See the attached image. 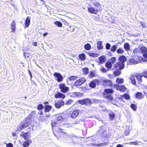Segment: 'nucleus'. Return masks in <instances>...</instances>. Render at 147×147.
Instances as JSON below:
<instances>
[{"label":"nucleus","instance_id":"29","mask_svg":"<svg viewBox=\"0 0 147 147\" xmlns=\"http://www.w3.org/2000/svg\"><path fill=\"white\" fill-rule=\"evenodd\" d=\"M109 118L111 121L113 120L115 117V114L112 112H111L109 114Z\"/></svg>","mask_w":147,"mask_h":147},{"label":"nucleus","instance_id":"1","mask_svg":"<svg viewBox=\"0 0 147 147\" xmlns=\"http://www.w3.org/2000/svg\"><path fill=\"white\" fill-rule=\"evenodd\" d=\"M64 115L63 114H60L57 115L55 116V119L51 122V125L53 130H55V131L59 135L58 136L62 137V136L67 140L70 139L72 140L71 142H73V138H76V136L72 135H68L64 131V130L60 128V124L63 121Z\"/></svg>","mask_w":147,"mask_h":147},{"label":"nucleus","instance_id":"32","mask_svg":"<svg viewBox=\"0 0 147 147\" xmlns=\"http://www.w3.org/2000/svg\"><path fill=\"white\" fill-rule=\"evenodd\" d=\"M113 92V90L111 89H106L104 90V92L107 94H112Z\"/></svg>","mask_w":147,"mask_h":147},{"label":"nucleus","instance_id":"13","mask_svg":"<svg viewBox=\"0 0 147 147\" xmlns=\"http://www.w3.org/2000/svg\"><path fill=\"white\" fill-rule=\"evenodd\" d=\"M53 76L55 78V79L58 82H61L63 80V77L58 72H55L53 74Z\"/></svg>","mask_w":147,"mask_h":147},{"label":"nucleus","instance_id":"16","mask_svg":"<svg viewBox=\"0 0 147 147\" xmlns=\"http://www.w3.org/2000/svg\"><path fill=\"white\" fill-rule=\"evenodd\" d=\"M54 96L56 98H61L62 99H64L65 97V94L60 92L56 94Z\"/></svg>","mask_w":147,"mask_h":147},{"label":"nucleus","instance_id":"18","mask_svg":"<svg viewBox=\"0 0 147 147\" xmlns=\"http://www.w3.org/2000/svg\"><path fill=\"white\" fill-rule=\"evenodd\" d=\"M135 96L136 98L140 99H142L144 97V95L141 92H136L135 94Z\"/></svg>","mask_w":147,"mask_h":147},{"label":"nucleus","instance_id":"40","mask_svg":"<svg viewBox=\"0 0 147 147\" xmlns=\"http://www.w3.org/2000/svg\"><path fill=\"white\" fill-rule=\"evenodd\" d=\"M130 80L131 81L132 83L134 85L136 84V81L135 77L134 76H131L130 77Z\"/></svg>","mask_w":147,"mask_h":147},{"label":"nucleus","instance_id":"54","mask_svg":"<svg viewBox=\"0 0 147 147\" xmlns=\"http://www.w3.org/2000/svg\"><path fill=\"white\" fill-rule=\"evenodd\" d=\"M43 108V106L42 104H39L37 107V109L39 110H42Z\"/></svg>","mask_w":147,"mask_h":147},{"label":"nucleus","instance_id":"49","mask_svg":"<svg viewBox=\"0 0 147 147\" xmlns=\"http://www.w3.org/2000/svg\"><path fill=\"white\" fill-rule=\"evenodd\" d=\"M107 144V143L105 142L101 143L100 144H97L96 145L98 146H102L104 145H106Z\"/></svg>","mask_w":147,"mask_h":147},{"label":"nucleus","instance_id":"36","mask_svg":"<svg viewBox=\"0 0 147 147\" xmlns=\"http://www.w3.org/2000/svg\"><path fill=\"white\" fill-rule=\"evenodd\" d=\"M82 71L84 74L85 75L87 74L89 72V69L87 67L82 68Z\"/></svg>","mask_w":147,"mask_h":147},{"label":"nucleus","instance_id":"39","mask_svg":"<svg viewBox=\"0 0 147 147\" xmlns=\"http://www.w3.org/2000/svg\"><path fill=\"white\" fill-rule=\"evenodd\" d=\"M95 71H92L90 72V74L89 75V76L90 78H92L95 76L96 74L95 72Z\"/></svg>","mask_w":147,"mask_h":147},{"label":"nucleus","instance_id":"51","mask_svg":"<svg viewBox=\"0 0 147 147\" xmlns=\"http://www.w3.org/2000/svg\"><path fill=\"white\" fill-rule=\"evenodd\" d=\"M73 102V100L71 99H69L66 102L65 105H70L72 104Z\"/></svg>","mask_w":147,"mask_h":147},{"label":"nucleus","instance_id":"44","mask_svg":"<svg viewBox=\"0 0 147 147\" xmlns=\"http://www.w3.org/2000/svg\"><path fill=\"white\" fill-rule=\"evenodd\" d=\"M117 52L118 54H122L124 52V51L122 48H119L117 50Z\"/></svg>","mask_w":147,"mask_h":147},{"label":"nucleus","instance_id":"42","mask_svg":"<svg viewBox=\"0 0 147 147\" xmlns=\"http://www.w3.org/2000/svg\"><path fill=\"white\" fill-rule=\"evenodd\" d=\"M105 97L107 98L108 99L110 100H112L113 99V98L112 97V96L110 94H107L106 95Z\"/></svg>","mask_w":147,"mask_h":147},{"label":"nucleus","instance_id":"8","mask_svg":"<svg viewBox=\"0 0 147 147\" xmlns=\"http://www.w3.org/2000/svg\"><path fill=\"white\" fill-rule=\"evenodd\" d=\"M86 81L84 78H82L76 81L74 83V85L76 86H80Z\"/></svg>","mask_w":147,"mask_h":147},{"label":"nucleus","instance_id":"2","mask_svg":"<svg viewBox=\"0 0 147 147\" xmlns=\"http://www.w3.org/2000/svg\"><path fill=\"white\" fill-rule=\"evenodd\" d=\"M127 59L125 56L123 55L120 56L119 58V60L120 61L115 63V67L119 68L120 70L123 69L124 67V63L126 61Z\"/></svg>","mask_w":147,"mask_h":147},{"label":"nucleus","instance_id":"61","mask_svg":"<svg viewBox=\"0 0 147 147\" xmlns=\"http://www.w3.org/2000/svg\"><path fill=\"white\" fill-rule=\"evenodd\" d=\"M140 24H141L143 28H144L146 27V24L144 22H141Z\"/></svg>","mask_w":147,"mask_h":147},{"label":"nucleus","instance_id":"17","mask_svg":"<svg viewBox=\"0 0 147 147\" xmlns=\"http://www.w3.org/2000/svg\"><path fill=\"white\" fill-rule=\"evenodd\" d=\"M88 11L90 13H96L98 12V9H96L93 7H88Z\"/></svg>","mask_w":147,"mask_h":147},{"label":"nucleus","instance_id":"56","mask_svg":"<svg viewBox=\"0 0 147 147\" xmlns=\"http://www.w3.org/2000/svg\"><path fill=\"white\" fill-rule=\"evenodd\" d=\"M45 119V118L43 116H40L39 117L38 119V120L39 122H41L42 121H44Z\"/></svg>","mask_w":147,"mask_h":147},{"label":"nucleus","instance_id":"47","mask_svg":"<svg viewBox=\"0 0 147 147\" xmlns=\"http://www.w3.org/2000/svg\"><path fill=\"white\" fill-rule=\"evenodd\" d=\"M117 45H113L111 49V51L112 52H115L117 49Z\"/></svg>","mask_w":147,"mask_h":147},{"label":"nucleus","instance_id":"19","mask_svg":"<svg viewBox=\"0 0 147 147\" xmlns=\"http://www.w3.org/2000/svg\"><path fill=\"white\" fill-rule=\"evenodd\" d=\"M79 113V111L78 110H75L74 111L71 115L72 118H75L77 117Z\"/></svg>","mask_w":147,"mask_h":147},{"label":"nucleus","instance_id":"48","mask_svg":"<svg viewBox=\"0 0 147 147\" xmlns=\"http://www.w3.org/2000/svg\"><path fill=\"white\" fill-rule=\"evenodd\" d=\"M88 54L89 56L93 57H97L98 56V54H97L92 52L89 53Z\"/></svg>","mask_w":147,"mask_h":147},{"label":"nucleus","instance_id":"27","mask_svg":"<svg viewBox=\"0 0 147 147\" xmlns=\"http://www.w3.org/2000/svg\"><path fill=\"white\" fill-rule=\"evenodd\" d=\"M136 78L138 80L139 82H142V78L143 77V76L141 74H136L135 75Z\"/></svg>","mask_w":147,"mask_h":147},{"label":"nucleus","instance_id":"20","mask_svg":"<svg viewBox=\"0 0 147 147\" xmlns=\"http://www.w3.org/2000/svg\"><path fill=\"white\" fill-rule=\"evenodd\" d=\"M106 57L104 55H102L98 58V63L100 64H103L105 61Z\"/></svg>","mask_w":147,"mask_h":147},{"label":"nucleus","instance_id":"14","mask_svg":"<svg viewBox=\"0 0 147 147\" xmlns=\"http://www.w3.org/2000/svg\"><path fill=\"white\" fill-rule=\"evenodd\" d=\"M30 134V131H28L26 133H24V131H22V134H20V136L23 137L25 140H27L30 139L29 137Z\"/></svg>","mask_w":147,"mask_h":147},{"label":"nucleus","instance_id":"41","mask_svg":"<svg viewBox=\"0 0 147 147\" xmlns=\"http://www.w3.org/2000/svg\"><path fill=\"white\" fill-rule=\"evenodd\" d=\"M54 24L59 27H61L62 26V24L60 22L57 21L54 22Z\"/></svg>","mask_w":147,"mask_h":147},{"label":"nucleus","instance_id":"26","mask_svg":"<svg viewBox=\"0 0 147 147\" xmlns=\"http://www.w3.org/2000/svg\"><path fill=\"white\" fill-rule=\"evenodd\" d=\"M117 89L121 92H124L126 90V88L123 85H119L117 87Z\"/></svg>","mask_w":147,"mask_h":147},{"label":"nucleus","instance_id":"35","mask_svg":"<svg viewBox=\"0 0 147 147\" xmlns=\"http://www.w3.org/2000/svg\"><path fill=\"white\" fill-rule=\"evenodd\" d=\"M140 48H136L134 49L133 50V53H134V54H140Z\"/></svg>","mask_w":147,"mask_h":147},{"label":"nucleus","instance_id":"50","mask_svg":"<svg viewBox=\"0 0 147 147\" xmlns=\"http://www.w3.org/2000/svg\"><path fill=\"white\" fill-rule=\"evenodd\" d=\"M106 131V130L104 129V128H102V129H100L99 130L98 132L102 134H104Z\"/></svg>","mask_w":147,"mask_h":147},{"label":"nucleus","instance_id":"59","mask_svg":"<svg viewBox=\"0 0 147 147\" xmlns=\"http://www.w3.org/2000/svg\"><path fill=\"white\" fill-rule=\"evenodd\" d=\"M11 134L14 137V138L15 139H16L17 138V136L16 135V133L13 132Z\"/></svg>","mask_w":147,"mask_h":147},{"label":"nucleus","instance_id":"33","mask_svg":"<svg viewBox=\"0 0 147 147\" xmlns=\"http://www.w3.org/2000/svg\"><path fill=\"white\" fill-rule=\"evenodd\" d=\"M79 58L80 60H84L86 59V55L84 53H82L79 55Z\"/></svg>","mask_w":147,"mask_h":147},{"label":"nucleus","instance_id":"4","mask_svg":"<svg viewBox=\"0 0 147 147\" xmlns=\"http://www.w3.org/2000/svg\"><path fill=\"white\" fill-rule=\"evenodd\" d=\"M36 113V111H32L30 115L29 116H28L27 118L24 119V120L27 122L29 121L28 122H30L29 125L31 123V121L32 120L34 119L35 118Z\"/></svg>","mask_w":147,"mask_h":147},{"label":"nucleus","instance_id":"58","mask_svg":"<svg viewBox=\"0 0 147 147\" xmlns=\"http://www.w3.org/2000/svg\"><path fill=\"white\" fill-rule=\"evenodd\" d=\"M30 53H24V55L25 57L29 58Z\"/></svg>","mask_w":147,"mask_h":147},{"label":"nucleus","instance_id":"5","mask_svg":"<svg viewBox=\"0 0 147 147\" xmlns=\"http://www.w3.org/2000/svg\"><path fill=\"white\" fill-rule=\"evenodd\" d=\"M78 102L81 105H90L92 103L91 100L88 98L78 100Z\"/></svg>","mask_w":147,"mask_h":147},{"label":"nucleus","instance_id":"10","mask_svg":"<svg viewBox=\"0 0 147 147\" xmlns=\"http://www.w3.org/2000/svg\"><path fill=\"white\" fill-rule=\"evenodd\" d=\"M100 83V81L97 79L91 81L89 84V86L92 88H95L96 85H98Z\"/></svg>","mask_w":147,"mask_h":147},{"label":"nucleus","instance_id":"43","mask_svg":"<svg viewBox=\"0 0 147 147\" xmlns=\"http://www.w3.org/2000/svg\"><path fill=\"white\" fill-rule=\"evenodd\" d=\"M116 81L118 83L122 84L124 80L123 78H117Z\"/></svg>","mask_w":147,"mask_h":147},{"label":"nucleus","instance_id":"31","mask_svg":"<svg viewBox=\"0 0 147 147\" xmlns=\"http://www.w3.org/2000/svg\"><path fill=\"white\" fill-rule=\"evenodd\" d=\"M11 26L12 30V32L15 31L16 30V23L14 20L12 21Z\"/></svg>","mask_w":147,"mask_h":147},{"label":"nucleus","instance_id":"28","mask_svg":"<svg viewBox=\"0 0 147 147\" xmlns=\"http://www.w3.org/2000/svg\"><path fill=\"white\" fill-rule=\"evenodd\" d=\"M112 64L108 61L105 64V66L107 69V70H109L112 67Z\"/></svg>","mask_w":147,"mask_h":147},{"label":"nucleus","instance_id":"38","mask_svg":"<svg viewBox=\"0 0 147 147\" xmlns=\"http://www.w3.org/2000/svg\"><path fill=\"white\" fill-rule=\"evenodd\" d=\"M116 58L115 57H112L110 59L109 62L110 63L112 64H113L116 61Z\"/></svg>","mask_w":147,"mask_h":147},{"label":"nucleus","instance_id":"30","mask_svg":"<svg viewBox=\"0 0 147 147\" xmlns=\"http://www.w3.org/2000/svg\"><path fill=\"white\" fill-rule=\"evenodd\" d=\"M124 48L125 51H127L130 50V47L128 43H125L124 45Z\"/></svg>","mask_w":147,"mask_h":147},{"label":"nucleus","instance_id":"22","mask_svg":"<svg viewBox=\"0 0 147 147\" xmlns=\"http://www.w3.org/2000/svg\"><path fill=\"white\" fill-rule=\"evenodd\" d=\"M30 17L28 16L26 19L25 22V27L27 28L28 27L30 23Z\"/></svg>","mask_w":147,"mask_h":147},{"label":"nucleus","instance_id":"63","mask_svg":"<svg viewBox=\"0 0 147 147\" xmlns=\"http://www.w3.org/2000/svg\"><path fill=\"white\" fill-rule=\"evenodd\" d=\"M101 71L102 72H106L108 70H107L105 68L102 67L101 68Z\"/></svg>","mask_w":147,"mask_h":147},{"label":"nucleus","instance_id":"45","mask_svg":"<svg viewBox=\"0 0 147 147\" xmlns=\"http://www.w3.org/2000/svg\"><path fill=\"white\" fill-rule=\"evenodd\" d=\"M121 70H120L119 69V70H116L114 72V75L116 76H118L120 75L121 72L120 71Z\"/></svg>","mask_w":147,"mask_h":147},{"label":"nucleus","instance_id":"37","mask_svg":"<svg viewBox=\"0 0 147 147\" xmlns=\"http://www.w3.org/2000/svg\"><path fill=\"white\" fill-rule=\"evenodd\" d=\"M78 78L76 76H72L69 77L68 78L69 81H71L76 80Z\"/></svg>","mask_w":147,"mask_h":147},{"label":"nucleus","instance_id":"52","mask_svg":"<svg viewBox=\"0 0 147 147\" xmlns=\"http://www.w3.org/2000/svg\"><path fill=\"white\" fill-rule=\"evenodd\" d=\"M123 96L126 99H129L130 98V96L127 94H125L123 95Z\"/></svg>","mask_w":147,"mask_h":147},{"label":"nucleus","instance_id":"7","mask_svg":"<svg viewBox=\"0 0 147 147\" xmlns=\"http://www.w3.org/2000/svg\"><path fill=\"white\" fill-rule=\"evenodd\" d=\"M102 82L103 83V85L105 87L108 86L111 87L112 86V83L111 81L109 79H103L102 80Z\"/></svg>","mask_w":147,"mask_h":147},{"label":"nucleus","instance_id":"23","mask_svg":"<svg viewBox=\"0 0 147 147\" xmlns=\"http://www.w3.org/2000/svg\"><path fill=\"white\" fill-rule=\"evenodd\" d=\"M52 106L49 105H46L44 106L45 112H48L51 109Z\"/></svg>","mask_w":147,"mask_h":147},{"label":"nucleus","instance_id":"9","mask_svg":"<svg viewBox=\"0 0 147 147\" xmlns=\"http://www.w3.org/2000/svg\"><path fill=\"white\" fill-rule=\"evenodd\" d=\"M59 88L61 91L63 93H66L68 91L69 89V87L66 86L64 84H61L59 85Z\"/></svg>","mask_w":147,"mask_h":147},{"label":"nucleus","instance_id":"34","mask_svg":"<svg viewBox=\"0 0 147 147\" xmlns=\"http://www.w3.org/2000/svg\"><path fill=\"white\" fill-rule=\"evenodd\" d=\"M84 48L86 50H89L91 49V46L90 44L87 43L84 45Z\"/></svg>","mask_w":147,"mask_h":147},{"label":"nucleus","instance_id":"57","mask_svg":"<svg viewBox=\"0 0 147 147\" xmlns=\"http://www.w3.org/2000/svg\"><path fill=\"white\" fill-rule=\"evenodd\" d=\"M143 76L145 78H147V71H144L142 74Z\"/></svg>","mask_w":147,"mask_h":147},{"label":"nucleus","instance_id":"3","mask_svg":"<svg viewBox=\"0 0 147 147\" xmlns=\"http://www.w3.org/2000/svg\"><path fill=\"white\" fill-rule=\"evenodd\" d=\"M141 57L138 56L136 54H134L132 56L131 59H130L129 62L131 65L138 63L140 62V58Z\"/></svg>","mask_w":147,"mask_h":147},{"label":"nucleus","instance_id":"24","mask_svg":"<svg viewBox=\"0 0 147 147\" xmlns=\"http://www.w3.org/2000/svg\"><path fill=\"white\" fill-rule=\"evenodd\" d=\"M97 48L98 50L102 49H103V47L102 45V42L101 41H98L97 42Z\"/></svg>","mask_w":147,"mask_h":147},{"label":"nucleus","instance_id":"64","mask_svg":"<svg viewBox=\"0 0 147 147\" xmlns=\"http://www.w3.org/2000/svg\"><path fill=\"white\" fill-rule=\"evenodd\" d=\"M28 72L29 74L30 75V77L31 78H32V73L30 71V70L29 69L28 70Z\"/></svg>","mask_w":147,"mask_h":147},{"label":"nucleus","instance_id":"21","mask_svg":"<svg viewBox=\"0 0 147 147\" xmlns=\"http://www.w3.org/2000/svg\"><path fill=\"white\" fill-rule=\"evenodd\" d=\"M80 95V93L79 92H73L72 93H69V95L71 97H78Z\"/></svg>","mask_w":147,"mask_h":147},{"label":"nucleus","instance_id":"46","mask_svg":"<svg viewBox=\"0 0 147 147\" xmlns=\"http://www.w3.org/2000/svg\"><path fill=\"white\" fill-rule=\"evenodd\" d=\"M130 107L134 111H135L136 110L137 107L136 105L135 104H131L130 105Z\"/></svg>","mask_w":147,"mask_h":147},{"label":"nucleus","instance_id":"6","mask_svg":"<svg viewBox=\"0 0 147 147\" xmlns=\"http://www.w3.org/2000/svg\"><path fill=\"white\" fill-rule=\"evenodd\" d=\"M28 121H26L24 120L22 121V124L17 128V131H20L28 127L29 125L30 122Z\"/></svg>","mask_w":147,"mask_h":147},{"label":"nucleus","instance_id":"55","mask_svg":"<svg viewBox=\"0 0 147 147\" xmlns=\"http://www.w3.org/2000/svg\"><path fill=\"white\" fill-rule=\"evenodd\" d=\"M130 145H138V142L137 141L131 142L128 143Z\"/></svg>","mask_w":147,"mask_h":147},{"label":"nucleus","instance_id":"25","mask_svg":"<svg viewBox=\"0 0 147 147\" xmlns=\"http://www.w3.org/2000/svg\"><path fill=\"white\" fill-rule=\"evenodd\" d=\"M90 2L96 7H98L100 6V3L96 1L95 0H90Z\"/></svg>","mask_w":147,"mask_h":147},{"label":"nucleus","instance_id":"11","mask_svg":"<svg viewBox=\"0 0 147 147\" xmlns=\"http://www.w3.org/2000/svg\"><path fill=\"white\" fill-rule=\"evenodd\" d=\"M64 105V102L63 100H60L55 101L54 105L57 109H59Z\"/></svg>","mask_w":147,"mask_h":147},{"label":"nucleus","instance_id":"12","mask_svg":"<svg viewBox=\"0 0 147 147\" xmlns=\"http://www.w3.org/2000/svg\"><path fill=\"white\" fill-rule=\"evenodd\" d=\"M140 53L142 54L144 58H147V49L144 46L140 48Z\"/></svg>","mask_w":147,"mask_h":147},{"label":"nucleus","instance_id":"53","mask_svg":"<svg viewBox=\"0 0 147 147\" xmlns=\"http://www.w3.org/2000/svg\"><path fill=\"white\" fill-rule=\"evenodd\" d=\"M111 45L109 43H107L106 45L105 48L107 50H109L110 49Z\"/></svg>","mask_w":147,"mask_h":147},{"label":"nucleus","instance_id":"62","mask_svg":"<svg viewBox=\"0 0 147 147\" xmlns=\"http://www.w3.org/2000/svg\"><path fill=\"white\" fill-rule=\"evenodd\" d=\"M129 132L130 131L129 129H126L125 132V135L127 136L129 134Z\"/></svg>","mask_w":147,"mask_h":147},{"label":"nucleus","instance_id":"15","mask_svg":"<svg viewBox=\"0 0 147 147\" xmlns=\"http://www.w3.org/2000/svg\"><path fill=\"white\" fill-rule=\"evenodd\" d=\"M32 143V140L30 139H28L24 141V142L22 144V145L23 147H28L30 145V143Z\"/></svg>","mask_w":147,"mask_h":147},{"label":"nucleus","instance_id":"60","mask_svg":"<svg viewBox=\"0 0 147 147\" xmlns=\"http://www.w3.org/2000/svg\"><path fill=\"white\" fill-rule=\"evenodd\" d=\"M6 147H13V144L11 143H9L6 144Z\"/></svg>","mask_w":147,"mask_h":147}]
</instances>
